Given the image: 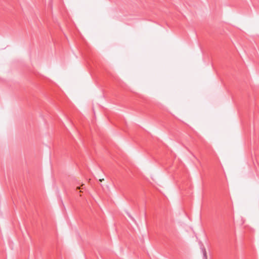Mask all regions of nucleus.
Returning <instances> with one entry per match:
<instances>
[{"mask_svg":"<svg viewBox=\"0 0 259 259\" xmlns=\"http://www.w3.org/2000/svg\"><path fill=\"white\" fill-rule=\"evenodd\" d=\"M204 256L206 258V252L205 250L204 251Z\"/></svg>","mask_w":259,"mask_h":259,"instance_id":"f03ea898","label":"nucleus"},{"mask_svg":"<svg viewBox=\"0 0 259 259\" xmlns=\"http://www.w3.org/2000/svg\"><path fill=\"white\" fill-rule=\"evenodd\" d=\"M84 185H82L80 187H77V189H83Z\"/></svg>","mask_w":259,"mask_h":259,"instance_id":"f257e3e1","label":"nucleus"}]
</instances>
